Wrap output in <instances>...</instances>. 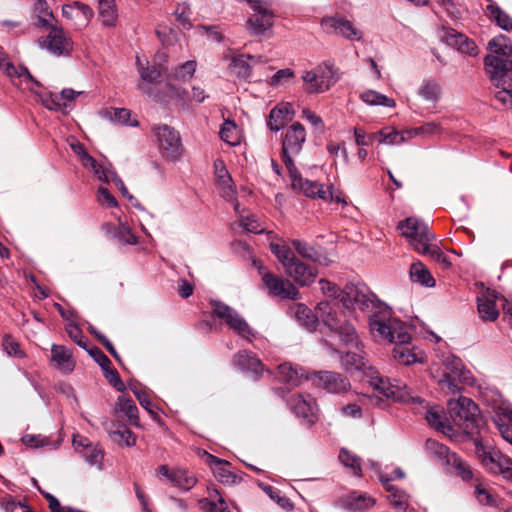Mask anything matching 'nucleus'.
<instances>
[{
	"label": "nucleus",
	"mask_w": 512,
	"mask_h": 512,
	"mask_svg": "<svg viewBox=\"0 0 512 512\" xmlns=\"http://www.w3.org/2000/svg\"><path fill=\"white\" fill-rule=\"evenodd\" d=\"M322 345L329 353L339 355L341 367L345 371L362 372L369 378L370 385L387 399L402 403H422L421 398L413 396L403 381L380 376L379 372L370 364L364 344L359 340L358 335H356V341L347 346L354 350H349L345 354H340L339 350L333 347L327 339L322 340Z\"/></svg>",
	"instance_id": "1"
},
{
	"label": "nucleus",
	"mask_w": 512,
	"mask_h": 512,
	"mask_svg": "<svg viewBox=\"0 0 512 512\" xmlns=\"http://www.w3.org/2000/svg\"><path fill=\"white\" fill-rule=\"evenodd\" d=\"M369 326L375 338L395 343L392 355L399 364L411 365L420 361L418 356L407 346L411 335L400 320L390 316V311L373 315L369 319Z\"/></svg>",
	"instance_id": "2"
},
{
	"label": "nucleus",
	"mask_w": 512,
	"mask_h": 512,
	"mask_svg": "<svg viewBox=\"0 0 512 512\" xmlns=\"http://www.w3.org/2000/svg\"><path fill=\"white\" fill-rule=\"evenodd\" d=\"M341 308L339 303L332 306L330 302L322 301L317 305L316 312L329 332L338 337L342 345L348 346L356 341V335H358L352 322L355 317L346 309L341 311Z\"/></svg>",
	"instance_id": "3"
},
{
	"label": "nucleus",
	"mask_w": 512,
	"mask_h": 512,
	"mask_svg": "<svg viewBox=\"0 0 512 512\" xmlns=\"http://www.w3.org/2000/svg\"><path fill=\"white\" fill-rule=\"evenodd\" d=\"M442 366L443 369L432 367L431 375L446 394L457 395L461 392L460 384H473L471 372L464 367L459 357L452 354L443 357Z\"/></svg>",
	"instance_id": "4"
},
{
	"label": "nucleus",
	"mask_w": 512,
	"mask_h": 512,
	"mask_svg": "<svg viewBox=\"0 0 512 512\" xmlns=\"http://www.w3.org/2000/svg\"><path fill=\"white\" fill-rule=\"evenodd\" d=\"M270 250L281 263L285 274L296 284L303 287L314 283L318 274L317 269L302 262L288 245L272 242Z\"/></svg>",
	"instance_id": "5"
},
{
	"label": "nucleus",
	"mask_w": 512,
	"mask_h": 512,
	"mask_svg": "<svg viewBox=\"0 0 512 512\" xmlns=\"http://www.w3.org/2000/svg\"><path fill=\"white\" fill-rule=\"evenodd\" d=\"M491 54L484 58L485 71L492 83H499L502 76L512 71V46L504 35H498L488 42Z\"/></svg>",
	"instance_id": "6"
},
{
	"label": "nucleus",
	"mask_w": 512,
	"mask_h": 512,
	"mask_svg": "<svg viewBox=\"0 0 512 512\" xmlns=\"http://www.w3.org/2000/svg\"><path fill=\"white\" fill-rule=\"evenodd\" d=\"M342 308L348 310L349 314H354L352 309L368 310L379 308V313L389 311L387 308L382 309L381 303L376 296L363 284H347L339 293L338 302ZM376 313H374L375 315ZM373 314L370 316V318Z\"/></svg>",
	"instance_id": "7"
},
{
	"label": "nucleus",
	"mask_w": 512,
	"mask_h": 512,
	"mask_svg": "<svg viewBox=\"0 0 512 512\" xmlns=\"http://www.w3.org/2000/svg\"><path fill=\"white\" fill-rule=\"evenodd\" d=\"M448 409L454 423L466 433L474 434L479 428V409L477 405L467 397H459L457 400H448Z\"/></svg>",
	"instance_id": "8"
},
{
	"label": "nucleus",
	"mask_w": 512,
	"mask_h": 512,
	"mask_svg": "<svg viewBox=\"0 0 512 512\" xmlns=\"http://www.w3.org/2000/svg\"><path fill=\"white\" fill-rule=\"evenodd\" d=\"M397 228L400 231V234L405 237L413 248L420 254H422L436 239L428 225L416 217L406 218L398 224Z\"/></svg>",
	"instance_id": "9"
},
{
	"label": "nucleus",
	"mask_w": 512,
	"mask_h": 512,
	"mask_svg": "<svg viewBox=\"0 0 512 512\" xmlns=\"http://www.w3.org/2000/svg\"><path fill=\"white\" fill-rule=\"evenodd\" d=\"M211 305L212 314L223 320L238 336L248 341H251L255 337L254 330L234 308L218 300H212Z\"/></svg>",
	"instance_id": "10"
},
{
	"label": "nucleus",
	"mask_w": 512,
	"mask_h": 512,
	"mask_svg": "<svg viewBox=\"0 0 512 512\" xmlns=\"http://www.w3.org/2000/svg\"><path fill=\"white\" fill-rule=\"evenodd\" d=\"M425 448L433 457L442 461L443 464L451 466L464 481L473 479L474 475L470 466L457 454L451 452L445 445L436 440L428 439L425 443Z\"/></svg>",
	"instance_id": "11"
},
{
	"label": "nucleus",
	"mask_w": 512,
	"mask_h": 512,
	"mask_svg": "<svg viewBox=\"0 0 512 512\" xmlns=\"http://www.w3.org/2000/svg\"><path fill=\"white\" fill-rule=\"evenodd\" d=\"M476 453L482 465L492 474H500L503 478L512 481V460L503 455L499 450L485 447L476 441Z\"/></svg>",
	"instance_id": "12"
},
{
	"label": "nucleus",
	"mask_w": 512,
	"mask_h": 512,
	"mask_svg": "<svg viewBox=\"0 0 512 512\" xmlns=\"http://www.w3.org/2000/svg\"><path fill=\"white\" fill-rule=\"evenodd\" d=\"M335 70L330 63H323L305 71L302 75L304 90L310 94H319L327 91L337 81Z\"/></svg>",
	"instance_id": "13"
},
{
	"label": "nucleus",
	"mask_w": 512,
	"mask_h": 512,
	"mask_svg": "<svg viewBox=\"0 0 512 512\" xmlns=\"http://www.w3.org/2000/svg\"><path fill=\"white\" fill-rule=\"evenodd\" d=\"M306 141V130L298 122L286 128L282 138V160L286 168L295 166L293 156L298 155Z\"/></svg>",
	"instance_id": "14"
},
{
	"label": "nucleus",
	"mask_w": 512,
	"mask_h": 512,
	"mask_svg": "<svg viewBox=\"0 0 512 512\" xmlns=\"http://www.w3.org/2000/svg\"><path fill=\"white\" fill-rule=\"evenodd\" d=\"M254 266L262 274V281L270 295L281 299L297 300L300 298V292L289 280L282 279L270 272H262L263 267L258 261H253Z\"/></svg>",
	"instance_id": "15"
},
{
	"label": "nucleus",
	"mask_w": 512,
	"mask_h": 512,
	"mask_svg": "<svg viewBox=\"0 0 512 512\" xmlns=\"http://www.w3.org/2000/svg\"><path fill=\"white\" fill-rule=\"evenodd\" d=\"M154 132L162 155L172 161L179 159L182 153L179 133L168 125L157 126Z\"/></svg>",
	"instance_id": "16"
},
{
	"label": "nucleus",
	"mask_w": 512,
	"mask_h": 512,
	"mask_svg": "<svg viewBox=\"0 0 512 512\" xmlns=\"http://www.w3.org/2000/svg\"><path fill=\"white\" fill-rule=\"evenodd\" d=\"M39 46L54 56H69L73 41L61 27H52L49 33L38 40Z\"/></svg>",
	"instance_id": "17"
},
{
	"label": "nucleus",
	"mask_w": 512,
	"mask_h": 512,
	"mask_svg": "<svg viewBox=\"0 0 512 512\" xmlns=\"http://www.w3.org/2000/svg\"><path fill=\"white\" fill-rule=\"evenodd\" d=\"M287 169L291 180V186L294 190H299L308 197H318L325 201H331L334 199L332 186L324 189L323 185L318 182L303 179L296 166L289 167Z\"/></svg>",
	"instance_id": "18"
},
{
	"label": "nucleus",
	"mask_w": 512,
	"mask_h": 512,
	"mask_svg": "<svg viewBox=\"0 0 512 512\" xmlns=\"http://www.w3.org/2000/svg\"><path fill=\"white\" fill-rule=\"evenodd\" d=\"M253 15L247 20V27L255 36H265L274 25V13L263 2L252 3Z\"/></svg>",
	"instance_id": "19"
},
{
	"label": "nucleus",
	"mask_w": 512,
	"mask_h": 512,
	"mask_svg": "<svg viewBox=\"0 0 512 512\" xmlns=\"http://www.w3.org/2000/svg\"><path fill=\"white\" fill-rule=\"evenodd\" d=\"M289 409L309 425L317 421V407L315 399L309 394H293L287 400Z\"/></svg>",
	"instance_id": "20"
},
{
	"label": "nucleus",
	"mask_w": 512,
	"mask_h": 512,
	"mask_svg": "<svg viewBox=\"0 0 512 512\" xmlns=\"http://www.w3.org/2000/svg\"><path fill=\"white\" fill-rule=\"evenodd\" d=\"M322 27L330 34L342 36L350 41H360L362 31L356 28L353 23L340 16H327L321 21Z\"/></svg>",
	"instance_id": "21"
},
{
	"label": "nucleus",
	"mask_w": 512,
	"mask_h": 512,
	"mask_svg": "<svg viewBox=\"0 0 512 512\" xmlns=\"http://www.w3.org/2000/svg\"><path fill=\"white\" fill-rule=\"evenodd\" d=\"M492 419L502 438L512 445V406L501 401L493 405Z\"/></svg>",
	"instance_id": "22"
},
{
	"label": "nucleus",
	"mask_w": 512,
	"mask_h": 512,
	"mask_svg": "<svg viewBox=\"0 0 512 512\" xmlns=\"http://www.w3.org/2000/svg\"><path fill=\"white\" fill-rule=\"evenodd\" d=\"M156 475L159 478L167 479L173 486L183 491L192 489L197 482L196 478L187 470L180 468L171 469L167 465H160L156 470Z\"/></svg>",
	"instance_id": "23"
},
{
	"label": "nucleus",
	"mask_w": 512,
	"mask_h": 512,
	"mask_svg": "<svg viewBox=\"0 0 512 512\" xmlns=\"http://www.w3.org/2000/svg\"><path fill=\"white\" fill-rule=\"evenodd\" d=\"M136 64L141 78V82L138 84V89L148 96H154L150 84L160 83L163 74L167 71V68L162 65L145 66L139 56L136 57Z\"/></svg>",
	"instance_id": "24"
},
{
	"label": "nucleus",
	"mask_w": 512,
	"mask_h": 512,
	"mask_svg": "<svg viewBox=\"0 0 512 512\" xmlns=\"http://www.w3.org/2000/svg\"><path fill=\"white\" fill-rule=\"evenodd\" d=\"M313 381L329 393H342L350 388L349 380L340 373L333 371H319L314 373Z\"/></svg>",
	"instance_id": "25"
},
{
	"label": "nucleus",
	"mask_w": 512,
	"mask_h": 512,
	"mask_svg": "<svg viewBox=\"0 0 512 512\" xmlns=\"http://www.w3.org/2000/svg\"><path fill=\"white\" fill-rule=\"evenodd\" d=\"M442 40L445 41L449 46L456 48L462 53H466L470 56H475L478 53V48L474 41L470 40L467 36L457 32L452 28H446L443 30Z\"/></svg>",
	"instance_id": "26"
},
{
	"label": "nucleus",
	"mask_w": 512,
	"mask_h": 512,
	"mask_svg": "<svg viewBox=\"0 0 512 512\" xmlns=\"http://www.w3.org/2000/svg\"><path fill=\"white\" fill-rule=\"evenodd\" d=\"M0 70L11 80L20 79L21 81L41 87V83L37 81L25 66L16 67L6 53L0 57Z\"/></svg>",
	"instance_id": "27"
},
{
	"label": "nucleus",
	"mask_w": 512,
	"mask_h": 512,
	"mask_svg": "<svg viewBox=\"0 0 512 512\" xmlns=\"http://www.w3.org/2000/svg\"><path fill=\"white\" fill-rule=\"evenodd\" d=\"M0 70L11 80L20 79L21 81L41 87V83L37 81L25 66L16 67L6 53L0 57Z\"/></svg>",
	"instance_id": "28"
},
{
	"label": "nucleus",
	"mask_w": 512,
	"mask_h": 512,
	"mask_svg": "<svg viewBox=\"0 0 512 512\" xmlns=\"http://www.w3.org/2000/svg\"><path fill=\"white\" fill-rule=\"evenodd\" d=\"M294 110L290 103H281L274 107L269 114L267 125L271 131L278 132L292 121Z\"/></svg>",
	"instance_id": "29"
},
{
	"label": "nucleus",
	"mask_w": 512,
	"mask_h": 512,
	"mask_svg": "<svg viewBox=\"0 0 512 512\" xmlns=\"http://www.w3.org/2000/svg\"><path fill=\"white\" fill-rule=\"evenodd\" d=\"M234 364L242 371L251 373L257 380L263 371L261 361L252 352L246 350L238 352L234 357Z\"/></svg>",
	"instance_id": "30"
},
{
	"label": "nucleus",
	"mask_w": 512,
	"mask_h": 512,
	"mask_svg": "<svg viewBox=\"0 0 512 512\" xmlns=\"http://www.w3.org/2000/svg\"><path fill=\"white\" fill-rule=\"evenodd\" d=\"M375 503L374 498L368 496L366 493H359L357 491L351 492L340 500L341 507L351 512H363L373 507Z\"/></svg>",
	"instance_id": "31"
},
{
	"label": "nucleus",
	"mask_w": 512,
	"mask_h": 512,
	"mask_svg": "<svg viewBox=\"0 0 512 512\" xmlns=\"http://www.w3.org/2000/svg\"><path fill=\"white\" fill-rule=\"evenodd\" d=\"M214 170L222 196L227 201H234L236 192L233 187L232 178L226 169L224 162L222 160H216L214 162Z\"/></svg>",
	"instance_id": "32"
},
{
	"label": "nucleus",
	"mask_w": 512,
	"mask_h": 512,
	"mask_svg": "<svg viewBox=\"0 0 512 512\" xmlns=\"http://www.w3.org/2000/svg\"><path fill=\"white\" fill-rule=\"evenodd\" d=\"M498 296L495 292L487 291L477 298L478 313L484 321H495L499 316V310L496 305Z\"/></svg>",
	"instance_id": "33"
},
{
	"label": "nucleus",
	"mask_w": 512,
	"mask_h": 512,
	"mask_svg": "<svg viewBox=\"0 0 512 512\" xmlns=\"http://www.w3.org/2000/svg\"><path fill=\"white\" fill-rule=\"evenodd\" d=\"M380 481L389 493L388 500L391 506L399 512L407 511L409 507V495L405 491L390 484L391 478L380 476Z\"/></svg>",
	"instance_id": "34"
},
{
	"label": "nucleus",
	"mask_w": 512,
	"mask_h": 512,
	"mask_svg": "<svg viewBox=\"0 0 512 512\" xmlns=\"http://www.w3.org/2000/svg\"><path fill=\"white\" fill-rule=\"evenodd\" d=\"M207 463L214 476L222 483H235L237 476L230 471V464L218 457L207 453Z\"/></svg>",
	"instance_id": "35"
},
{
	"label": "nucleus",
	"mask_w": 512,
	"mask_h": 512,
	"mask_svg": "<svg viewBox=\"0 0 512 512\" xmlns=\"http://www.w3.org/2000/svg\"><path fill=\"white\" fill-rule=\"evenodd\" d=\"M51 360L55 363L58 369L65 373L72 372L75 367L72 352L62 345H52Z\"/></svg>",
	"instance_id": "36"
},
{
	"label": "nucleus",
	"mask_w": 512,
	"mask_h": 512,
	"mask_svg": "<svg viewBox=\"0 0 512 512\" xmlns=\"http://www.w3.org/2000/svg\"><path fill=\"white\" fill-rule=\"evenodd\" d=\"M290 244L301 258L313 263L325 264L326 258L308 242L300 239H292L290 240Z\"/></svg>",
	"instance_id": "37"
},
{
	"label": "nucleus",
	"mask_w": 512,
	"mask_h": 512,
	"mask_svg": "<svg viewBox=\"0 0 512 512\" xmlns=\"http://www.w3.org/2000/svg\"><path fill=\"white\" fill-rule=\"evenodd\" d=\"M33 84L31 86H28V89L38 96L39 100L41 101L42 105L52 111H62V112H69L72 110V106L68 103H62L61 97L57 93H51V92H37L34 89Z\"/></svg>",
	"instance_id": "38"
},
{
	"label": "nucleus",
	"mask_w": 512,
	"mask_h": 512,
	"mask_svg": "<svg viewBox=\"0 0 512 512\" xmlns=\"http://www.w3.org/2000/svg\"><path fill=\"white\" fill-rule=\"evenodd\" d=\"M290 311L296 320L308 331H314L316 329L318 321H320L317 312L316 315H314L306 305L301 303L291 306Z\"/></svg>",
	"instance_id": "39"
},
{
	"label": "nucleus",
	"mask_w": 512,
	"mask_h": 512,
	"mask_svg": "<svg viewBox=\"0 0 512 512\" xmlns=\"http://www.w3.org/2000/svg\"><path fill=\"white\" fill-rule=\"evenodd\" d=\"M72 150L79 156V159L84 168L91 170L97 178L105 179V174H103V164L97 162L95 158H93L88 152L85 150L84 146L80 143L71 144Z\"/></svg>",
	"instance_id": "40"
},
{
	"label": "nucleus",
	"mask_w": 512,
	"mask_h": 512,
	"mask_svg": "<svg viewBox=\"0 0 512 512\" xmlns=\"http://www.w3.org/2000/svg\"><path fill=\"white\" fill-rule=\"evenodd\" d=\"M417 94L426 102L437 103L441 99L442 88L436 79L427 78L419 85Z\"/></svg>",
	"instance_id": "41"
},
{
	"label": "nucleus",
	"mask_w": 512,
	"mask_h": 512,
	"mask_svg": "<svg viewBox=\"0 0 512 512\" xmlns=\"http://www.w3.org/2000/svg\"><path fill=\"white\" fill-rule=\"evenodd\" d=\"M493 84L498 89L495 93V100L504 108H512V74L508 72L507 76H502L499 83Z\"/></svg>",
	"instance_id": "42"
},
{
	"label": "nucleus",
	"mask_w": 512,
	"mask_h": 512,
	"mask_svg": "<svg viewBox=\"0 0 512 512\" xmlns=\"http://www.w3.org/2000/svg\"><path fill=\"white\" fill-rule=\"evenodd\" d=\"M425 419L428 424L443 434L450 435L453 432L452 426L446 421L442 410L432 407L426 411Z\"/></svg>",
	"instance_id": "43"
},
{
	"label": "nucleus",
	"mask_w": 512,
	"mask_h": 512,
	"mask_svg": "<svg viewBox=\"0 0 512 512\" xmlns=\"http://www.w3.org/2000/svg\"><path fill=\"white\" fill-rule=\"evenodd\" d=\"M199 504L205 512H230L225 499L216 489L209 492V499H202Z\"/></svg>",
	"instance_id": "44"
},
{
	"label": "nucleus",
	"mask_w": 512,
	"mask_h": 512,
	"mask_svg": "<svg viewBox=\"0 0 512 512\" xmlns=\"http://www.w3.org/2000/svg\"><path fill=\"white\" fill-rule=\"evenodd\" d=\"M116 410L122 412L135 427H140L138 408L134 401L124 395L118 397Z\"/></svg>",
	"instance_id": "45"
},
{
	"label": "nucleus",
	"mask_w": 512,
	"mask_h": 512,
	"mask_svg": "<svg viewBox=\"0 0 512 512\" xmlns=\"http://www.w3.org/2000/svg\"><path fill=\"white\" fill-rule=\"evenodd\" d=\"M488 17L494 21L501 29L505 31H512V18L506 13L497 3L488 4L487 8Z\"/></svg>",
	"instance_id": "46"
},
{
	"label": "nucleus",
	"mask_w": 512,
	"mask_h": 512,
	"mask_svg": "<svg viewBox=\"0 0 512 512\" xmlns=\"http://www.w3.org/2000/svg\"><path fill=\"white\" fill-rule=\"evenodd\" d=\"M410 278L413 282L419 283L426 287L435 286L434 278L421 262H416L411 265Z\"/></svg>",
	"instance_id": "47"
},
{
	"label": "nucleus",
	"mask_w": 512,
	"mask_h": 512,
	"mask_svg": "<svg viewBox=\"0 0 512 512\" xmlns=\"http://www.w3.org/2000/svg\"><path fill=\"white\" fill-rule=\"evenodd\" d=\"M99 17L105 26H114L117 21L115 0L99 1Z\"/></svg>",
	"instance_id": "48"
},
{
	"label": "nucleus",
	"mask_w": 512,
	"mask_h": 512,
	"mask_svg": "<svg viewBox=\"0 0 512 512\" xmlns=\"http://www.w3.org/2000/svg\"><path fill=\"white\" fill-rule=\"evenodd\" d=\"M360 99L371 106L395 107L394 99L389 98L375 90H366L360 94Z\"/></svg>",
	"instance_id": "49"
},
{
	"label": "nucleus",
	"mask_w": 512,
	"mask_h": 512,
	"mask_svg": "<svg viewBox=\"0 0 512 512\" xmlns=\"http://www.w3.org/2000/svg\"><path fill=\"white\" fill-rule=\"evenodd\" d=\"M219 134L221 139L231 146H236L240 143V130L234 121L225 120Z\"/></svg>",
	"instance_id": "50"
},
{
	"label": "nucleus",
	"mask_w": 512,
	"mask_h": 512,
	"mask_svg": "<svg viewBox=\"0 0 512 512\" xmlns=\"http://www.w3.org/2000/svg\"><path fill=\"white\" fill-rule=\"evenodd\" d=\"M34 12L37 16V25L40 27H51L54 20L53 13L46 0L36 1Z\"/></svg>",
	"instance_id": "51"
},
{
	"label": "nucleus",
	"mask_w": 512,
	"mask_h": 512,
	"mask_svg": "<svg viewBox=\"0 0 512 512\" xmlns=\"http://www.w3.org/2000/svg\"><path fill=\"white\" fill-rule=\"evenodd\" d=\"M278 374L283 382L291 385H298L300 379L304 376L302 369L294 368L291 363L280 364Z\"/></svg>",
	"instance_id": "52"
},
{
	"label": "nucleus",
	"mask_w": 512,
	"mask_h": 512,
	"mask_svg": "<svg viewBox=\"0 0 512 512\" xmlns=\"http://www.w3.org/2000/svg\"><path fill=\"white\" fill-rule=\"evenodd\" d=\"M339 460L345 467L350 469L354 476H362L361 462L357 455L351 453L345 448H342L339 453Z\"/></svg>",
	"instance_id": "53"
},
{
	"label": "nucleus",
	"mask_w": 512,
	"mask_h": 512,
	"mask_svg": "<svg viewBox=\"0 0 512 512\" xmlns=\"http://www.w3.org/2000/svg\"><path fill=\"white\" fill-rule=\"evenodd\" d=\"M110 438L119 445L132 447L136 444V437L126 426H120L115 430L108 431Z\"/></svg>",
	"instance_id": "54"
},
{
	"label": "nucleus",
	"mask_w": 512,
	"mask_h": 512,
	"mask_svg": "<svg viewBox=\"0 0 512 512\" xmlns=\"http://www.w3.org/2000/svg\"><path fill=\"white\" fill-rule=\"evenodd\" d=\"M370 137L379 138V143L386 145H400L406 142V137L396 129H391L390 131L382 129L377 133H372Z\"/></svg>",
	"instance_id": "55"
},
{
	"label": "nucleus",
	"mask_w": 512,
	"mask_h": 512,
	"mask_svg": "<svg viewBox=\"0 0 512 512\" xmlns=\"http://www.w3.org/2000/svg\"><path fill=\"white\" fill-rule=\"evenodd\" d=\"M248 59H255L251 55H237L231 59L230 68L240 78H248L250 76L251 67L248 63Z\"/></svg>",
	"instance_id": "56"
},
{
	"label": "nucleus",
	"mask_w": 512,
	"mask_h": 512,
	"mask_svg": "<svg viewBox=\"0 0 512 512\" xmlns=\"http://www.w3.org/2000/svg\"><path fill=\"white\" fill-rule=\"evenodd\" d=\"M103 172H104L103 174H105L106 177H105V179L98 178L99 181L104 182V183L113 182L115 184V186L119 189V191L121 192L123 197L127 198L129 201L134 200V197L129 193L124 182L122 181V179L117 175V173L114 170H112L110 167H107L104 165Z\"/></svg>",
	"instance_id": "57"
},
{
	"label": "nucleus",
	"mask_w": 512,
	"mask_h": 512,
	"mask_svg": "<svg viewBox=\"0 0 512 512\" xmlns=\"http://www.w3.org/2000/svg\"><path fill=\"white\" fill-rule=\"evenodd\" d=\"M130 389L138 400L139 404L155 419L157 418L156 406L149 395L138 388L136 385H130Z\"/></svg>",
	"instance_id": "58"
},
{
	"label": "nucleus",
	"mask_w": 512,
	"mask_h": 512,
	"mask_svg": "<svg viewBox=\"0 0 512 512\" xmlns=\"http://www.w3.org/2000/svg\"><path fill=\"white\" fill-rule=\"evenodd\" d=\"M113 236L124 244L136 245L138 243V237L124 223H120L118 227H113Z\"/></svg>",
	"instance_id": "59"
},
{
	"label": "nucleus",
	"mask_w": 512,
	"mask_h": 512,
	"mask_svg": "<svg viewBox=\"0 0 512 512\" xmlns=\"http://www.w3.org/2000/svg\"><path fill=\"white\" fill-rule=\"evenodd\" d=\"M262 490L275 501L281 508L286 510L293 509V504L290 499L284 495H281V491L270 485H261Z\"/></svg>",
	"instance_id": "60"
},
{
	"label": "nucleus",
	"mask_w": 512,
	"mask_h": 512,
	"mask_svg": "<svg viewBox=\"0 0 512 512\" xmlns=\"http://www.w3.org/2000/svg\"><path fill=\"white\" fill-rule=\"evenodd\" d=\"M474 496L482 505H496V498L491 490L483 483H477L474 489Z\"/></svg>",
	"instance_id": "61"
},
{
	"label": "nucleus",
	"mask_w": 512,
	"mask_h": 512,
	"mask_svg": "<svg viewBox=\"0 0 512 512\" xmlns=\"http://www.w3.org/2000/svg\"><path fill=\"white\" fill-rule=\"evenodd\" d=\"M196 66H197L196 61H194V60L186 61L185 63L179 65L174 70L173 76L177 80H183V81L189 80L194 75V73L196 71Z\"/></svg>",
	"instance_id": "62"
},
{
	"label": "nucleus",
	"mask_w": 512,
	"mask_h": 512,
	"mask_svg": "<svg viewBox=\"0 0 512 512\" xmlns=\"http://www.w3.org/2000/svg\"><path fill=\"white\" fill-rule=\"evenodd\" d=\"M22 441L32 448H42L50 446V449H56L59 445L52 444L49 438L42 435H26L22 438Z\"/></svg>",
	"instance_id": "63"
},
{
	"label": "nucleus",
	"mask_w": 512,
	"mask_h": 512,
	"mask_svg": "<svg viewBox=\"0 0 512 512\" xmlns=\"http://www.w3.org/2000/svg\"><path fill=\"white\" fill-rule=\"evenodd\" d=\"M422 254L430 256L433 260L440 263L443 268H449L451 266L448 257L440 250L435 242L430 244Z\"/></svg>",
	"instance_id": "64"
}]
</instances>
